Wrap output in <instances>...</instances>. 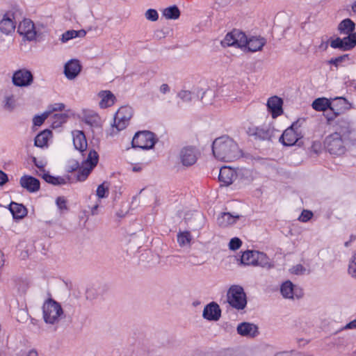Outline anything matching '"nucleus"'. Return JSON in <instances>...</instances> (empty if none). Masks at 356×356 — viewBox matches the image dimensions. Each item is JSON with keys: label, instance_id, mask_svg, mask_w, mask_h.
Here are the masks:
<instances>
[{"label": "nucleus", "instance_id": "4", "mask_svg": "<svg viewBox=\"0 0 356 356\" xmlns=\"http://www.w3.org/2000/svg\"><path fill=\"white\" fill-rule=\"evenodd\" d=\"M350 144L337 134L328 135L324 140L325 149L334 156H341L346 152V146Z\"/></svg>", "mask_w": 356, "mask_h": 356}, {"label": "nucleus", "instance_id": "6", "mask_svg": "<svg viewBox=\"0 0 356 356\" xmlns=\"http://www.w3.org/2000/svg\"><path fill=\"white\" fill-rule=\"evenodd\" d=\"M42 312L44 322L52 325L57 323L63 314V311L60 304L52 299H49L44 303Z\"/></svg>", "mask_w": 356, "mask_h": 356}, {"label": "nucleus", "instance_id": "29", "mask_svg": "<svg viewBox=\"0 0 356 356\" xmlns=\"http://www.w3.org/2000/svg\"><path fill=\"white\" fill-rule=\"evenodd\" d=\"M242 176H243L242 170L229 166H222L220 168L218 178H237Z\"/></svg>", "mask_w": 356, "mask_h": 356}, {"label": "nucleus", "instance_id": "42", "mask_svg": "<svg viewBox=\"0 0 356 356\" xmlns=\"http://www.w3.org/2000/svg\"><path fill=\"white\" fill-rule=\"evenodd\" d=\"M65 104L63 103H55L54 104H51L48 106L47 110L46 111L48 113V115L49 116L54 111H63L65 109Z\"/></svg>", "mask_w": 356, "mask_h": 356}, {"label": "nucleus", "instance_id": "28", "mask_svg": "<svg viewBox=\"0 0 356 356\" xmlns=\"http://www.w3.org/2000/svg\"><path fill=\"white\" fill-rule=\"evenodd\" d=\"M98 95L101 98L99 104L102 108H106L113 106L116 99L115 95L109 90L100 91Z\"/></svg>", "mask_w": 356, "mask_h": 356}, {"label": "nucleus", "instance_id": "38", "mask_svg": "<svg viewBox=\"0 0 356 356\" xmlns=\"http://www.w3.org/2000/svg\"><path fill=\"white\" fill-rule=\"evenodd\" d=\"M163 15L168 19H177L180 16V11L177 6H172L163 10Z\"/></svg>", "mask_w": 356, "mask_h": 356}, {"label": "nucleus", "instance_id": "54", "mask_svg": "<svg viewBox=\"0 0 356 356\" xmlns=\"http://www.w3.org/2000/svg\"><path fill=\"white\" fill-rule=\"evenodd\" d=\"M170 91V87L166 83H163L160 87V92L163 94H165Z\"/></svg>", "mask_w": 356, "mask_h": 356}, {"label": "nucleus", "instance_id": "10", "mask_svg": "<svg viewBox=\"0 0 356 356\" xmlns=\"http://www.w3.org/2000/svg\"><path fill=\"white\" fill-rule=\"evenodd\" d=\"M302 136L298 129V123L295 122L291 127L285 129L280 138V141L284 146H292L298 143Z\"/></svg>", "mask_w": 356, "mask_h": 356}, {"label": "nucleus", "instance_id": "55", "mask_svg": "<svg viewBox=\"0 0 356 356\" xmlns=\"http://www.w3.org/2000/svg\"><path fill=\"white\" fill-rule=\"evenodd\" d=\"M220 186H228L232 184V179H219Z\"/></svg>", "mask_w": 356, "mask_h": 356}, {"label": "nucleus", "instance_id": "2", "mask_svg": "<svg viewBox=\"0 0 356 356\" xmlns=\"http://www.w3.org/2000/svg\"><path fill=\"white\" fill-rule=\"evenodd\" d=\"M98 160L99 155L97 152L92 149L89 152L87 158L83 162L81 166H79V164L76 161L71 160L66 166V170L67 172H74L78 170L79 175L76 178H80L81 175L86 178L90 175L91 170L97 164Z\"/></svg>", "mask_w": 356, "mask_h": 356}, {"label": "nucleus", "instance_id": "41", "mask_svg": "<svg viewBox=\"0 0 356 356\" xmlns=\"http://www.w3.org/2000/svg\"><path fill=\"white\" fill-rule=\"evenodd\" d=\"M86 123L92 127H99L100 125V118L97 114H93L90 116H86L85 119Z\"/></svg>", "mask_w": 356, "mask_h": 356}, {"label": "nucleus", "instance_id": "46", "mask_svg": "<svg viewBox=\"0 0 356 356\" xmlns=\"http://www.w3.org/2000/svg\"><path fill=\"white\" fill-rule=\"evenodd\" d=\"M348 272L353 277L356 278V254L352 257L350 261Z\"/></svg>", "mask_w": 356, "mask_h": 356}, {"label": "nucleus", "instance_id": "56", "mask_svg": "<svg viewBox=\"0 0 356 356\" xmlns=\"http://www.w3.org/2000/svg\"><path fill=\"white\" fill-rule=\"evenodd\" d=\"M356 328V318L346 325L344 329H355Z\"/></svg>", "mask_w": 356, "mask_h": 356}, {"label": "nucleus", "instance_id": "61", "mask_svg": "<svg viewBox=\"0 0 356 356\" xmlns=\"http://www.w3.org/2000/svg\"><path fill=\"white\" fill-rule=\"evenodd\" d=\"M5 178H8L7 175L5 172H3L2 170H0V179H5Z\"/></svg>", "mask_w": 356, "mask_h": 356}, {"label": "nucleus", "instance_id": "15", "mask_svg": "<svg viewBox=\"0 0 356 356\" xmlns=\"http://www.w3.org/2000/svg\"><path fill=\"white\" fill-rule=\"evenodd\" d=\"M1 106L3 108L11 112L17 106V98L13 88H7L1 90Z\"/></svg>", "mask_w": 356, "mask_h": 356}, {"label": "nucleus", "instance_id": "40", "mask_svg": "<svg viewBox=\"0 0 356 356\" xmlns=\"http://www.w3.org/2000/svg\"><path fill=\"white\" fill-rule=\"evenodd\" d=\"M110 183L108 181H104L100 184L96 191V195L99 199L106 198L109 193Z\"/></svg>", "mask_w": 356, "mask_h": 356}, {"label": "nucleus", "instance_id": "53", "mask_svg": "<svg viewBox=\"0 0 356 356\" xmlns=\"http://www.w3.org/2000/svg\"><path fill=\"white\" fill-rule=\"evenodd\" d=\"M339 115V114H335L334 112L332 111V113L327 112L325 114L327 122H330L333 120L337 116Z\"/></svg>", "mask_w": 356, "mask_h": 356}, {"label": "nucleus", "instance_id": "26", "mask_svg": "<svg viewBox=\"0 0 356 356\" xmlns=\"http://www.w3.org/2000/svg\"><path fill=\"white\" fill-rule=\"evenodd\" d=\"M240 218L238 214L233 215L229 212L221 213L217 218V223L221 227H227L236 222Z\"/></svg>", "mask_w": 356, "mask_h": 356}, {"label": "nucleus", "instance_id": "31", "mask_svg": "<svg viewBox=\"0 0 356 356\" xmlns=\"http://www.w3.org/2000/svg\"><path fill=\"white\" fill-rule=\"evenodd\" d=\"M52 133L49 129H45L38 134L35 138L34 144L36 147H44L47 146L48 140Z\"/></svg>", "mask_w": 356, "mask_h": 356}, {"label": "nucleus", "instance_id": "49", "mask_svg": "<svg viewBox=\"0 0 356 356\" xmlns=\"http://www.w3.org/2000/svg\"><path fill=\"white\" fill-rule=\"evenodd\" d=\"M313 216V213L309 210H303L298 218V220L301 222H307Z\"/></svg>", "mask_w": 356, "mask_h": 356}, {"label": "nucleus", "instance_id": "60", "mask_svg": "<svg viewBox=\"0 0 356 356\" xmlns=\"http://www.w3.org/2000/svg\"><path fill=\"white\" fill-rule=\"evenodd\" d=\"M275 356H293V353H281L277 354Z\"/></svg>", "mask_w": 356, "mask_h": 356}, {"label": "nucleus", "instance_id": "35", "mask_svg": "<svg viewBox=\"0 0 356 356\" xmlns=\"http://www.w3.org/2000/svg\"><path fill=\"white\" fill-rule=\"evenodd\" d=\"M177 243L181 248L191 246L192 236L188 231L179 232L177 234Z\"/></svg>", "mask_w": 356, "mask_h": 356}, {"label": "nucleus", "instance_id": "37", "mask_svg": "<svg viewBox=\"0 0 356 356\" xmlns=\"http://www.w3.org/2000/svg\"><path fill=\"white\" fill-rule=\"evenodd\" d=\"M281 293L285 298H294L295 289L294 286L290 281H286L281 286Z\"/></svg>", "mask_w": 356, "mask_h": 356}, {"label": "nucleus", "instance_id": "44", "mask_svg": "<svg viewBox=\"0 0 356 356\" xmlns=\"http://www.w3.org/2000/svg\"><path fill=\"white\" fill-rule=\"evenodd\" d=\"M49 117L48 113L44 111L40 115H35L33 119V123L35 126H40L43 124L44 120Z\"/></svg>", "mask_w": 356, "mask_h": 356}, {"label": "nucleus", "instance_id": "19", "mask_svg": "<svg viewBox=\"0 0 356 356\" xmlns=\"http://www.w3.org/2000/svg\"><path fill=\"white\" fill-rule=\"evenodd\" d=\"M15 27L14 13H6L0 20V31L5 35H9L14 32Z\"/></svg>", "mask_w": 356, "mask_h": 356}, {"label": "nucleus", "instance_id": "33", "mask_svg": "<svg viewBox=\"0 0 356 356\" xmlns=\"http://www.w3.org/2000/svg\"><path fill=\"white\" fill-rule=\"evenodd\" d=\"M86 35V32L83 29L79 31L69 30L62 34L60 40L62 42L65 43L73 38H83Z\"/></svg>", "mask_w": 356, "mask_h": 356}, {"label": "nucleus", "instance_id": "52", "mask_svg": "<svg viewBox=\"0 0 356 356\" xmlns=\"http://www.w3.org/2000/svg\"><path fill=\"white\" fill-rule=\"evenodd\" d=\"M39 170H40V172L38 173V175L39 176H41V178L42 179H46V178H49V179H53V178H56V177H54V176H51L49 174V172H46L44 169L41 167L39 168ZM57 178H59L58 177Z\"/></svg>", "mask_w": 356, "mask_h": 356}, {"label": "nucleus", "instance_id": "57", "mask_svg": "<svg viewBox=\"0 0 356 356\" xmlns=\"http://www.w3.org/2000/svg\"><path fill=\"white\" fill-rule=\"evenodd\" d=\"M99 206V202H96L93 206L91 207V213L92 215L97 214V210Z\"/></svg>", "mask_w": 356, "mask_h": 356}, {"label": "nucleus", "instance_id": "11", "mask_svg": "<svg viewBox=\"0 0 356 356\" xmlns=\"http://www.w3.org/2000/svg\"><path fill=\"white\" fill-rule=\"evenodd\" d=\"M33 82V75L30 70L26 68L16 70L12 76V83L17 87H29Z\"/></svg>", "mask_w": 356, "mask_h": 356}, {"label": "nucleus", "instance_id": "24", "mask_svg": "<svg viewBox=\"0 0 356 356\" xmlns=\"http://www.w3.org/2000/svg\"><path fill=\"white\" fill-rule=\"evenodd\" d=\"M238 334L243 337L252 338L258 334V327L253 323H241L238 324L236 328Z\"/></svg>", "mask_w": 356, "mask_h": 356}, {"label": "nucleus", "instance_id": "8", "mask_svg": "<svg viewBox=\"0 0 356 356\" xmlns=\"http://www.w3.org/2000/svg\"><path fill=\"white\" fill-rule=\"evenodd\" d=\"M156 143L154 134L149 131H138L135 134L131 145L134 148L142 149H152Z\"/></svg>", "mask_w": 356, "mask_h": 356}, {"label": "nucleus", "instance_id": "27", "mask_svg": "<svg viewBox=\"0 0 356 356\" xmlns=\"http://www.w3.org/2000/svg\"><path fill=\"white\" fill-rule=\"evenodd\" d=\"M73 144L77 150L84 152L87 148V141L86 136L81 131H74L72 132Z\"/></svg>", "mask_w": 356, "mask_h": 356}, {"label": "nucleus", "instance_id": "34", "mask_svg": "<svg viewBox=\"0 0 356 356\" xmlns=\"http://www.w3.org/2000/svg\"><path fill=\"white\" fill-rule=\"evenodd\" d=\"M9 209L15 218H22L26 214V209L20 204L12 202Z\"/></svg>", "mask_w": 356, "mask_h": 356}, {"label": "nucleus", "instance_id": "13", "mask_svg": "<svg viewBox=\"0 0 356 356\" xmlns=\"http://www.w3.org/2000/svg\"><path fill=\"white\" fill-rule=\"evenodd\" d=\"M200 91L197 93L189 90H181L178 93V97L184 102H190L192 100L198 98ZM202 97L201 100L203 104H209L211 103V98L213 97V93L211 90H207L201 91Z\"/></svg>", "mask_w": 356, "mask_h": 356}, {"label": "nucleus", "instance_id": "36", "mask_svg": "<svg viewBox=\"0 0 356 356\" xmlns=\"http://www.w3.org/2000/svg\"><path fill=\"white\" fill-rule=\"evenodd\" d=\"M20 185L29 192H36L40 189L39 179H20Z\"/></svg>", "mask_w": 356, "mask_h": 356}, {"label": "nucleus", "instance_id": "18", "mask_svg": "<svg viewBox=\"0 0 356 356\" xmlns=\"http://www.w3.org/2000/svg\"><path fill=\"white\" fill-rule=\"evenodd\" d=\"M17 32L29 41L35 40L36 37L35 26L31 19H25L21 22L18 26Z\"/></svg>", "mask_w": 356, "mask_h": 356}, {"label": "nucleus", "instance_id": "22", "mask_svg": "<svg viewBox=\"0 0 356 356\" xmlns=\"http://www.w3.org/2000/svg\"><path fill=\"white\" fill-rule=\"evenodd\" d=\"M351 108V104L344 97H337L331 102V111L341 114Z\"/></svg>", "mask_w": 356, "mask_h": 356}, {"label": "nucleus", "instance_id": "14", "mask_svg": "<svg viewBox=\"0 0 356 356\" xmlns=\"http://www.w3.org/2000/svg\"><path fill=\"white\" fill-rule=\"evenodd\" d=\"M200 155V151L195 147L186 146L183 147L179 152V160L184 166L194 165Z\"/></svg>", "mask_w": 356, "mask_h": 356}, {"label": "nucleus", "instance_id": "21", "mask_svg": "<svg viewBox=\"0 0 356 356\" xmlns=\"http://www.w3.org/2000/svg\"><path fill=\"white\" fill-rule=\"evenodd\" d=\"M202 316L209 321H218L221 316V310L219 305L214 302L208 304L204 308Z\"/></svg>", "mask_w": 356, "mask_h": 356}, {"label": "nucleus", "instance_id": "17", "mask_svg": "<svg viewBox=\"0 0 356 356\" xmlns=\"http://www.w3.org/2000/svg\"><path fill=\"white\" fill-rule=\"evenodd\" d=\"M275 129L269 125L252 127L248 129V134L255 139L260 140H270L274 135Z\"/></svg>", "mask_w": 356, "mask_h": 356}, {"label": "nucleus", "instance_id": "23", "mask_svg": "<svg viewBox=\"0 0 356 356\" xmlns=\"http://www.w3.org/2000/svg\"><path fill=\"white\" fill-rule=\"evenodd\" d=\"M266 40L260 36H252L248 38L245 35V47L249 51L255 52L262 49L266 44Z\"/></svg>", "mask_w": 356, "mask_h": 356}, {"label": "nucleus", "instance_id": "51", "mask_svg": "<svg viewBox=\"0 0 356 356\" xmlns=\"http://www.w3.org/2000/svg\"><path fill=\"white\" fill-rule=\"evenodd\" d=\"M45 181L54 186H59L66 184V179H45Z\"/></svg>", "mask_w": 356, "mask_h": 356}, {"label": "nucleus", "instance_id": "12", "mask_svg": "<svg viewBox=\"0 0 356 356\" xmlns=\"http://www.w3.org/2000/svg\"><path fill=\"white\" fill-rule=\"evenodd\" d=\"M221 44L223 47L233 46L243 48L245 47V34L238 29H234L227 33Z\"/></svg>", "mask_w": 356, "mask_h": 356}, {"label": "nucleus", "instance_id": "43", "mask_svg": "<svg viewBox=\"0 0 356 356\" xmlns=\"http://www.w3.org/2000/svg\"><path fill=\"white\" fill-rule=\"evenodd\" d=\"M349 60V55L348 54H344V55H342V56H338V57H336V58H331L328 63L330 64H332L334 65L335 67H338L339 63L343 62V61H346V60Z\"/></svg>", "mask_w": 356, "mask_h": 356}, {"label": "nucleus", "instance_id": "7", "mask_svg": "<svg viewBox=\"0 0 356 356\" xmlns=\"http://www.w3.org/2000/svg\"><path fill=\"white\" fill-rule=\"evenodd\" d=\"M227 302L234 308L240 310L245 307L246 295L243 289L238 285L232 286L227 292Z\"/></svg>", "mask_w": 356, "mask_h": 356}, {"label": "nucleus", "instance_id": "63", "mask_svg": "<svg viewBox=\"0 0 356 356\" xmlns=\"http://www.w3.org/2000/svg\"><path fill=\"white\" fill-rule=\"evenodd\" d=\"M8 179H0V186H3Z\"/></svg>", "mask_w": 356, "mask_h": 356}, {"label": "nucleus", "instance_id": "1", "mask_svg": "<svg viewBox=\"0 0 356 356\" xmlns=\"http://www.w3.org/2000/svg\"><path fill=\"white\" fill-rule=\"evenodd\" d=\"M212 152L217 159L226 162L236 161L243 156L237 143L228 136L216 138L212 144Z\"/></svg>", "mask_w": 356, "mask_h": 356}, {"label": "nucleus", "instance_id": "47", "mask_svg": "<svg viewBox=\"0 0 356 356\" xmlns=\"http://www.w3.org/2000/svg\"><path fill=\"white\" fill-rule=\"evenodd\" d=\"M56 205L59 210L63 212L67 210V201L63 197H58L56 199Z\"/></svg>", "mask_w": 356, "mask_h": 356}, {"label": "nucleus", "instance_id": "50", "mask_svg": "<svg viewBox=\"0 0 356 356\" xmlns=\"http://www.w3.org/2000/svg\"><path fill=\"white\" fill-rule=\"evenodd\" d=\"M290 270L292 273L296 275H301L306 271L305 268L300 264L293 266Z\"/></svg>", "mask_w": 356, "mask_h": 356}, {"label": "nucleus", "instance_id": "62", "mask_svg": "<svg viewBox=\"0 0 356 356\" xmlns=\"http://www.w3.org/2000/svg\"><path fill=\"white\" fill-rule=\"evenodd\" d=\"M21 178H23V179H31V178H34V177L32 175H24L22 176Z\"/></svg>", "mask_w": 356, "mask_h": 356}, {"label": "nucleus", "instance_id": "64", "mask_svg": "<svg viewBox=\"0 0 356 356\" xmlns=\"http://www.w3.org/2000/svg\"><path fill=\"white\" fill-rule=\"evenodd\" d=\"M352 10L354 13H356V1L352 6Z\"/></svg>", "mask_w": 356, "mask_h": 356}, {"label": "nucleus", "instance_id": "48", "mask_svg": "<svg viewBox=\"0 0 356 356\" xmlns=\"http://www.w3.org/2000/svg\"><path fill=\"white\" fill-rule=\"evenodd\" d=\"M242 242L238 238H233L230 240L229 248L230 250H236L241 246Z\"/></svg>", "mask_w": 356, "mask_h": 356}, {"label": "nucleus", "instance_id": "32", "mask_svg": "<svg viewBox=\"0 0 356 356\" xmlns=\"http://www.w3.org/2000/svg\"><path fill=\"white\" fill-rule=\"evenodd\" d=\"M312 106L317 111H325L327 109L331 111V102L325 97L316 99Z\"/></svg>", "mask_w": 356, "mask_h": 356}, {"label": "nucleus", "instance_id": "20", "mask_svg": "<svg viewBox=\"0 0 356 356\" xmlns=\"http://www.w3.org/2000/svg\"><path fill=\"white\" fill-rule=\"evenodd\" d=\"M283 100L277 96H273L267 101L268 111L271 114L273 118H276L283 113Z\"/></svg>", "mask_w": 356, "mask_h": 356}, {"label": "nucleus", "instance_id": "25", "mask_svg": "<svg viewBox=\"0 0 356 356\" xmlns=\"http://www.w3.org/2000/svg\"><path fill=\"white\" fill-rule=\"evenodd\" d=\"M81 70V66L79 61L76 59H72L65 65L64 73L68 79H73L79 74Z\"/></svg>", "mask_w": 356, "mask_h": 356}, {"label": "nucleus", "instance_id": "16", "mask_svg": "<svg viewBox=\"0 0 356 356\" xmlns=\"http://www.w3.org/2000/svg\"><path fill=\"white\" fill-rule=\"evenodd\" d=\"M356 46V33H352L343 38H337L330 42V47L333 49H339L348 51Z\"/></svg>", "mask_w": 356, "mask_h": 356}, {"label": "nucleus", "instance_id": "9", "mask_svg": "<svg viewBox=\"0 0 356 356\" xmlns=\"http://www.w3.org/2000/svg\"><path fill=\"white\" fill-rule=\"evenodd\" d=\"M132 116L133 109L131 107L128 106L120 107L115 114L113 127L116 129L117 132L124 129Z\"/></svg>", "mask_w": 356, "mask_h": 356}, {"label": "nucleus", "instance_id": "59", "mask_svg": "<svg viewBox=\"0 0 356 356\" xmlns=\"http://www.w3.org/2000/svg\"><path fill=\"white\" fill-rule=\"evenodd\" d=\"M327 47H328V43H327V42H326L325 43L322 42L321 44V45L319 46V48L323 49V50H325V49H327Z\"/></svg>", "mask_w": 356, "mask_h": 356}, {"label": "nucleus", "instance_id": "3", "mask_svg": "<svg viewBox=\"0 0 356 356\" xmlns=\"http://www.w3.org/2000/svg\"><path fill=\"white\" fill-rule=\"evenodd\" d=\"M334 132L351 145L356 144V126L348 117L338 118L334 123Z\"/></svg>", "mask_w": 356, "mask_h": 356}, {"label": "nucleus", "instance_id": "30", "mask_svg": "<svg viewBox=\"0 0 356 356\" xmlns=\"http://www.w3.org/2000/svg\"><path fill=\"white\" fill-rule=\"evenodd\" d=\"M355 29V24L350 19H345L342 20L338 25V31L340 34L352 35L355 33L353 31Z\"/></svg>", "mask_w": 356, "mask_h": 356}, {"label": "nucleus", "instance_id": "5", "mask_svg": "<svg viewBox=\"0 0 356 356\" xmlns=\"http://www.w3.org/2000/svg\"><path fill=\"white\" fill-rule=\"evenodd\" d=\"M241 261L245 265L259 266L266 268H271L273 266L266 254L254 250L244 252Z\"/></svg>", "mask_w": 356, "mask_h": 356}, {"label": "nucleus", "instance_id": "45", "mask_svg": "<svg viewBox=\"0 0 356 356\" xmlns=\"http://www.w3.org/2000/svg\"><path fill=\"white\" fill-rule=\"evenodd\" d=\"M145 16L147 19L152 21V22H156L159 18V14L157 11L154 9H148L145 14Z\"/></svg>", "mask_w": 356, "mask_h": 356}, {"label": "nucleus", "instance_id": "39", "mask_svg": "<svg viewBox=\"0 0 356 356\" xmlns=\"http://www.w3.org/2000/svg\"><path fill=\"white\" fill-rule=\"evenodd\" d=\"M68 118V115L66 113L54 114L51 118V127L53 128H58L65 123Z\"/></svg>", "mask_w": 356, "mask_h": 356}, {"label": "nucleus", "instance_id": "58", "mask_svg": "<svg viewBox=\"0 0 356 356\" xmlns=\"http://www.w3.org/2000/svg\"><path fill=\"white\" fill-rule=\"evenodd\" d=\"M26 356H38V355L35 350H31L28 352Z\"/></svg>", "mask_w": 356, "mask_h": 356}]
</instances>
